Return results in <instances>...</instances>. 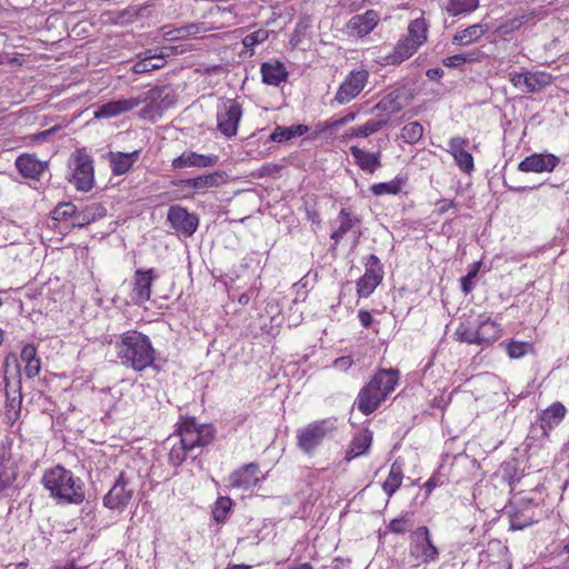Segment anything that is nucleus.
Masks as SVG:
<instances>
[{"mask_svg":"<svg viewBox=\"0 0 569 569\" xmlns=\"http://www.w3.org/2000/svg\"><path fill=\"white\" fill-rule=\"evenodd\" d=\"M159 278L156 269H138L133 276L132 300L136 303H144L151 297V286Z\"/></svg>","mask_w":569,"mask_h":569,"instance_id":"14","label":"nucleus"},{"mask_svg":"<svg viewBox=\"0 0 569 569\" xmlns=\"http://www.w3.org/2000/svg\"><path fill=\"white\" fill-rule=\"evenodd\" d=\"M42 481L51 496L62 503L79 505L84 500L82 481L61 466L47 471Z\"/></svg>","mask_w":569,"mask_h":569,"instance_id":"3","label":"nucleus"},{"mask_svg":"<svg viewBox=\"0 0 569 569\" xmlns=\"http://www.w3.org/2000/svg\"><path fill=\"white\" fill-rule=\"evenodd\" d=\"M523 74H525V71H522V72H517V71L509 72L508 73V80L511 82V84L515 88L520 89L521 91L525 92Z\"/></svg>","mask_w":569,"mask_h":569,"instance_id":"58","label":"nucleus"},{"mask_svg":"<svg viewBox=\"0 0 569 569\" xmlns=\"http://www.w3.org/2000/svg\"><path fill=\"white\" fill-rule=\"evenodd\" d=\"M139 154L140 150H134L127 153L120 151L108 152L107 159L109 160L112 173L114 176L127 173L138 160Z\"/></svg>","mask_w":569,"mask_h":569,"instance_id":"23","label":"nucleus"},{"mask_svg":"<svg viewBox=\"0 0 569 569\" xmlns=\"http://www.w3.org/2000/svg\"><path fill=\"white\" fill-rule=\"evenodd\" d=\"M372 443V432L368 429L357 433L350 443L349 450L347 451L346 459L348 461L365 455Z\"/></svg>","mask_w":569,"mask_h":569,"instance_id":"32","label":"nucleus"},{"mask_svg":"<svg viewBox=\"0 0 569 569\" xmlns=\"http://www.w3.org/2000/svg\"><path fill=\"white\" fill-rule=\"evenodd\" d=\"M370 190L375 196L397 194L401 190V182L399 180H391L389 182L375 183Z\"/></svg>","mask_w":569,"mask_h":569,"instance_id":"50","label":"nucleus"},{"mask_svg":"<svg viewBox=\"0 0 569 569\" xmlns=\"http://www.w3.org/2000/svg\"><path fill=\"white\" fill-rule=\"evenodd\" d=\"M559 163V158L551 153H532L518 164L521 172H551Z\"/></svg>","mask_w":569,"mask_h":569,"instance_id":"15","label":"nucleus"},{"mask_svg":"<svg viewBox=\"0 0 569 569\" xmlns=\"http://www.w3.org/2000/svg\"><path fill=\"white\" fill-rule=\"evenodd\" d=\"M68 181L77 190L88 192L94 183V168L91 156L86 149H77L68 160Z\"/></svg>","mask_w":569,"mask_h":569,"instance_id":"4","label":"nucleus"},{"mask_svg":"<svg viewBox=\"0 0 569 569\" xmlns=\"http://www.w3.org/2000/svg\"><path fill=\"white\" fill-rule=\"evenodd\" d=\"M539 17L536 10L522 11L512 17H507L497 27V32L500 36H508L519 30L522 26L536 20Z\"/></svg>","mask_w":569,"mask_h":569,"instance_id":"25","label":"nucleus"},{"mask_svg":"<svg viewBox=\"0 0 569 569\" xmlns=\"http://www.w3.org/2000/svg\"><path fill=\"white\" fill-rule=\"evenodd\" d=\"M269 38V30L267 29H258L249 34H247L242 39V44L244 48L250 49L251 51L253 48L260 43H263Z\"/></svg>","mask_w":569,"mask_h":569,"instance_id":"52","label":"nucleus"},{"mask_svg":"<svg viewBox=\"0 0 569 569\" xmlns=\"http://www.w3.org/2000/svg\"><path fill=\"white\" fill-rule=\"evenodd\" d=\"M191 452L190 449H187L183 443H181V440L179 439V442L173 445L170 452H169V462L170 465L174 467H179L183 463V461L187 458V455Z\"/></svg>","mask_w":569,"mask_h":569,"instance_id":"53","label":"nucleus"},{"mask_svg":"<svg viewBox=\"0 0 569 569\" xmlns=\"http://www.w3.org/2000/svg\"><path fill=\"white\" fill-rule=\"evenodd\" d=\"M369 80V72L365 69L352 70L339 86L335 100L339 104L349 103L365 89Z\"/></svg>","mask_w":569,"mask_h":569,"instance_id":"9","label":"nucleus"},{"mask_svg":"<svg viewBox=\"0 0 569 569\" xmlns=\"http://www.w3.org/2000/svg\"><path fill=\"white\" fill-rule=\"evenodd\" d=\"M358 318H359L360 323L365 328H368L372 323V316L367 310H360L358 313Z\"/></svg>","mask_w":569,"mask_h":569,"instance_id":"60","label":"nucleus"},{"mask_svg":"<svg viewBox=\"0 0 569 569\" xmlns=\"http://www.w3.org/2000/svg\"><path fill=\"white\" fill-rule=\"evenodd\" d=\"M359 222L360 220L357 216L348 209L342 208L337 218L331 222L332 232L330 237L335 241V247L340 242L345 234L353 230Z\"/></svg>","mask_w":569,"mask_h":569,"instance_id":"20","label":"nucleus"},{"mask_svg":"<svg viewBox=\"0 0 569 569\" xmlns=\"http://www.w3.org/2000/svg\"><path fill=\"white\" fill-rule=\"evenodd\" d=\"M428 24L423 18L415 19L408 27L407 38L419 48L427 40Z\"/></svg>","mask_w":569,"mask_h":569,"instance_id":"42","label":"nucleus"},{"mask_svg":"<svg viewBox=\"0 0 569 569\" xmlns=\"http://www.w3.org/2000/svg\"><path fill=\"white\" fill-rule=\"evenodd\" d=\"M22 397L19 388L7 391V401L4 407V419L7 423L13 425L20 417Z\"/></svg>","mask_w":569,"mask_h":569,"instance_id":"35","label":"nucleus"},{"mask_svg":"<svg viewBox=\"0 0 569 569\" xmlns=\"http://www.w3.org/2000/svg\"><path fill=\"white\" fill-rule=\"evenodd\" d=\"M221 181V176L219 173H209L199 176L196 178H190L183 181L186 187L203 190L208 188L218 187Z\"/></svg>","mask_w":569,"mask_h":569,"instance_id":"43","label":"nucleus"},{"mask_svg":"<svg viewBox=\"0 0 569 569\" xmlns=\"http://www.w3.org/2000/svg\"><path fill=\"white\" fill-rule=\"evenodd\" d=\"M232 501L229 497H220L216 501V507L212 516L217 522H224L229 510L231 509Z\"/></svg>","mask_w":569,"mask_h":569,"instance_id":"51","label":"nucleus"},{"mask_svg":"<svg viewBox=\"0 0 569 569\" xmlns=\"http://www.w3.org/2000/svg\"><path fill=\"white\" fill-rule=\"evenodd\" d=\"M533 522H536V519L532 516H526L525 513L516 512L510 517V529L522 530Z\"/></svg>","mask_w":569,"mask_h":569,"instance_id":"55","label":"nucleus"},{"mask_svg":"<svg viewBox=\"0 0 569 569\" xmlns=\"http://www.w3.org/2000/svg\"><path fill=\"white\" fill-rule=\"evenodd\" d=\"M553 77L546 71H525L523 83L526 93L541 91L552 83Z\"/></svg>","mask_w":569,"mask_h":569,"instance_id":"30","label":"nucleus"},{"mask_svg":"<svg viewBox=\"0 0 569 569\" xmlns=\"http://www.w3.org/2000/svg\"><path fill=\"white\" fill-rule=\"evenodd\" d=\"M388 124V117L387 116H377L375 118L368 119L365 123L356 127L349 128L345 132L346 139H353V138H367L373 133L379 132Z\"/></svg>","mask_w":569,"mask_h":569,"instance_id":"22","label":"nucleus"},{"mask_svg":"<svg viewBox=\"0 0 569 569\" xmlns=\"http://www.w3.org/2000/svg\"><path fill=\"white\" fill-rule=\"evenodd\" d=\"M439 204H440L439 206V213H441V214L447 212L449 208L455 207V202L453 201H447V200L440 201Z\"/></svg>","mask_w":569,"mask_h":569,"instance_id":"62","label":"nucleus"},{"mask_svg":"<svg viewBox=\"0 0 569 569\" xmlns=\"http://www.w3.org/2000/svg\"><path fill=\"white\" fill-rule=\"evenodd\" d=\"M399 379V373L393 369L379 370L367 386H365L357 398L358 409L365 413H372L381 402L390 395Z\"/></svg>","mask_w":569,"mask_h":569,"instance_id":"2","label":"nucleus"},{"mask_svg":"<svg viewBox=\"0 0 569 569\" xmlns=\"http://www.w3.org/2000/svg\"><path fill=\"white\" fill-rule=\"evenodd\" d=\"M356 119V113L351 112L346 114L342 119L338 121L339 124H346L350 121H353Z\"/></svg>","mask_w":569,"mask_h":569,"instance_id":"63","label":"nucleus"},{"mask_svg":"<svg viewBox=\"0 0 569 569\" xmlns=\"http://www.w3.org/2000/svg\"><path fill=\"white\" fill-rule=\"evenodd\" d=\"M506 352L511 359H520L533 352L531 342L511 340L506 345Z\"/></svg>","mask_w":569,"mask_h":569,"instance_id":"47","label":"nucleus"},{"mask_svg":"<svg viewBox=\"0 0 569 569\" xmlns=\"http://www.w3.org/2000/svg\"><path fill=\"white\" fill-rule=\"evenodd\" d=\"M106 214L104 208L99 203H92L87 206L83 210L78 211L76 209L73 228L74 227H84L96 221L97 219L102 218Z\"/></svg>","mask_w":569,"mask_h":569,"instance_id":"34","label":"nucleus"},{"mask_svg":"<svg viewBox=\"0 0 569 569\" xmlns=\"http://www.w3.org/2000/svg\"><path fill=\"white\" fill-rule=\"evenodd\" d=\"M21 361L24 362V375L31 379L39 375L41 369L40 359L33 345H26L21 350Z\"/></svg>","mask_w":569,"mask_h":569,"instance_id":"36","label":"nucleus"},{"mask_svg":"<svg viewBox=\"0 0 569 569\" xmlns=\"http://www.w3.org/2000/svg\"><path fill=\"white\" fill-rule=\"evenodd\" d=\"M402 109V104L399 101V93L392 91L383 97L373 108V110L381 111L379 116H387L388 120L390 116L399 112Z\"/></svg>","mask_w":569,"mask_h":569,"instance_id":"41","label":"nucleus"},{"mask_svg":"<svg viewBox=\"0 0 569 569\" xmlns=\"http://www.w3.org/2000/svg\"><path fill=\"white\" fill-rule=\"evenodd\" d=\"M353 365V360L350 356H343V357H340V358H337L333 363H332V367L339 371H347L351 366Z\"/></svg>","mask_w":569,"mask_h":569,"instance_id":"57","label":"nucleus"},{"mask_svg":"<svg viewBox=\"0 0 569 569\" xmlns=\"http://www.w3.org/2000/svg\"><path fill=\"white\" fill-rule=\"evenodd\" d=\"M478 7L479 0H447L442 8L450 17H465L476 11Z\"/></svg>","mask_w":569,"mask_h":569,"instance_id":"33","label":"nucleus"},{"mask_svg":"<svg viewBox=\"0 0 569 569\" xmlns=\"http://www.w3.org/2000/svg\"><path fill=\"white\" fill-rule=\"evenodd\" d=\"M383 274L375 269L366 270L365 274L357 282V292L359 297H369L382 280Z\"/></svg>","mask_w":569,"mask_h":569,"instance_id":"37","label":"nucleus"},{"mask_svg":"<svg viewBox=\"0 0 569 569\" xmlns=\"http://www.w3.org/2000/svg\"><path fill=\"white\" fill-rule=\"evenodd\" d=\"M413 526L412 516L409 512L400 515L392 519L388 525V530L396 535H403L411 530Z\"/></svg>","mask_w":569,"mask_h":569,"instance_id":"48","label":"nucleus"},{"mask_svg":"<svg viewBox=\"0 0 569 569\" xmlns=\"http://www.w3.org/2000/svg\"><path fill=\"white\" fill-rule=\"evenodd\" d=\"M355 163L365 172L373 174L381 167V151L369 152L357 146L349 148Z\"/></svg>","mask_w":569,"mask_h":569,"instance_id":"19","label":"nucleus"},{"mask_svg":"<svg viewBox=\"0 0 569 569\" xmlns=\"http://www.w3.org/2000/svg\"><path fill=\"white\" fill-rule=\"evenodd\" d=\"M169 53L160 50L159 52L152 53L151 50L144 53V57L137 61L132 70L134 73H146L152 70L161 69L164 66V59Z\"/></svg>","mask_w":569,"mask_h":569,"instance_id":"27","label":"nucleus"},{"mask_svg":"<svg viewBox=\"0 0 569 569\" xmlns=\"http://www.w3.org/2000/svg\"><path fill=\"white\" fill-rule=\"evenodd\" d=\"M489 30L486 23H475L457 32L452 38V43L458 46H469L482 38Z\"/></svg>","mask_w":569,"mask_h":569,"instance_id":"31","label":"nucleus"},{"mask_svg":"<svg viewBox=\"0 0 569 569\" xmlns=\"http://www.w3.org/2000/svg\"><path fill=\"white\" fill-rule=\"evenodd\" d=\"M403 479L402 463L397 459L390 468L389 475L382 483L383 492L390 498L401 486Z\"/></svg>","mask_w":569,"mask_h":569,"instance_id":"38","label":"nucleus"},{"mask_svg":"<svg viewBox=\"0 0 569 569\" xmlns=\"http://www.w3.org/2000/svg\"><path fill=\"white\" fill-rule=\"evenodd\" d=\"M477 57H478L477 52L453 54V56L447 57L443 60V64L446 67H459L466 62L476 61Z\"/></svg>","mask_w":569,"mask_h":569,"instance_id":"54","label":"nucleus"},{"mask_svg":"<svg viewBox=\"0 0 569 569\" xmlns=\"http://www.w3.org/2000/svg\"><path fill=\"white\" fill-rule=\"evenodd\" d=\"M478 323V341L479 346L491 345L501 336L500 325L490 318H480Z\"/></svg>","mask_w":569,"mask_h":569,"instance_id":"28","label":"nucleus"},{"mask_svg":"<svg viewBox=\"0 0 569 569\" xmlns=\"http://www.w3.org/2000/svg\"><path fill=\"white\" fill-rule=\"evenodd\" d=\"M219 160L217 154H201L193 151H186L172 160L174 169L183 168H208L213 167Z\"/></svg>","mask_w":569,"mask_h":569,"instance_id":"18","label":"nucleus"},{"mask_svg":"<svg viewBox=\"0 0 569 569\" xmlns=\"http://www.w3.org/2000/svg\"><path fill=\"white\" fill-rule=\"evenodd\" d=\"M567 413L566 407L561 402H553L540 413V428L547 435L550 430L561 423Z\"/></svg>","mask_w":569,"mask_h":569,"instance_id":"26","label":"nucleus"},{"mask_svg":"<svg viewBox=\"0 0 569 569\" xmlns=\"http://www.w3.org/2000/svg\"><path fill=\"white\" fill-rule=\"evenodd\" d=\"M478 273L477 264L472 266V269L468 271V273L461 278V290L468 295L473 288V279Z\"/></svg>","mask_w":569,"mask_h":569,"instance_id":"56","label":"nucleus"},{"mask_svg":"<svg viewBox=\"0 0 569 569\" xmlns=\"http://www.w3.org/2000/svg\"><path fill=\"white\" fill-rule=\"evenodd\" d=\"M14 164L22 177L30 179H39L48 168V162L40 161L30 153L20 154Z\"/></svg>","mask_w":569,"mask_h":569,"instance_id":"21","label":"nucleus"},{"mask_svg":"<svg viewBox=\"0 0 569 569\" xmlns=\"http://www.w3.org/2000/svg\"><path fill=\"white\" fill-rule=\"evenodd\" d=\"M409 553L418 563L429 565L439 558L431 533L426 526L418 527L410 535Z\"/></svg>","mask_w":569,"mask_h":569,"instance_id":"7","label":"nucleus"},{"mask_svg":"<svg viewBox=\"0 0 569 569\" xmlns=\"http://www.w3.org/2000/svg\"><path fill=\"white\" fill-rule=\"evenodd\" d=\"M365 264H366V270L375 269V271L383 274L382 266L380 263L379 258L376 254H370L367 258Z\"/></svg>","mask_w":569,"mask_h":569,"instance_id":"59","label":"nucleus"},{"mask_svg":"<svg viewBox=\"0 0 569 569\" xmlns=\"http://www.w3.org/2000/svg\"><path fill=\"white\" fill-rule=\"evenodd\" d=\"M289 569H313V567L309 562H303L297 566H292Z\"/></svg>","mask_w":569,"mask_h":569,"instance_id":"64","label":"nucleus"},{"mask_svg":"<svg viewBox=\"0 0 569 569\" xmlns=\"http://www.w3.org/2000/svg\"><path fill=\"white\" fill-rule=\"evenodd\" d=\"M260 71L262 81L269 86H279L288 78L286 67L279 61L262 63Z\"/></svg>","mask_w":569,"mask_h":569,"instance_id":"29","label":"nucleus"},{"mask_svg":"<svg viewBox=\"0 0 569 569\" xmlns=\"http://www.w3.org/2000/svg\"><path fill=\"white\" fill-rule=\"evenodd\" d=\"M162 90L158 87H154L143 94L139 97H130L127 99H118L112 100L106 103H102L97 107L94 110V118L96 119H110L119 117L123 113H127L131 111L132 109L137 108L141 103H149L151 104L157 99L161 97Z\"/></svg>","mask_w":569,"mask_h":569,"instance_id":"5","label":"nucleus"},{"mask_svg":"<svg viewBox=\"0 0 569 569\" xmlns=\"http://www.w3.org/2000/svg\"><path fill=\"white\" fill-rule=\"evenodd\" d=\"M214 433L216 429L211 425L198 423L194 418H184L178 426L181 443L191 451L211 443Z\"/></svg>","mask_w":569,"mask_h":569,"instance_id":"6","label":"nucleus"},{"mask_svg":"<svg viewBox=\"0 0 569 569\" xmlns=\"http://www.w3.org/2000/svg\"><path fill=\"white\" fill-rule=\"evenodd\" d=\"M74 214L76 206L71 202L59 203L51 212V217L54 221L69 222V226L72 228Z\"/></svg>","mask_w":569,"mask_h":569,"instance_id":"45","label":"nucleus"},{"mask_svg":"<svg viewBox=\"0 0 569 569\" xmlns=\"http://www.w3.org/2000/svg\"><path fill=\"white\" fill-rule=\"evenodd\" d=\"M168 221L178 233L184 237H191L199 226L198 216L178 204L169 208Z\"/></svg>","mask_w":569,"mask_h":569,"instance_id":"12","label":"nucleus"},{"mask_svg":"<svg viewBox=\"0 0 569 569\" xmlns=\"http://www.w3.org/2000/svg\"><path fill=\"white\" fill-rule=\"evenodd\" d=\"M417 47L407 38H402L396 44L393 52L390 54L392 63H400L410 58L416 51Z\"/></svg>","mask_w":569,"mask_h":569,"instance_id":"44","label":"nucleus"},{"mask_svg":"<svg viewBox=\"0 0 569 569\" xmlns=\"http://www.w3.org/2000/svg\"><path fill=\"white\" fill-rule=\"evenodd\" d=\"M469 141L466 138L456 136L448 142V152L453 157L458 168L465 173H471L475 169L473 157L466 150Z\"/></svg>","mask_w":569,"mask_h":569,"instance_id":"16","label":"nucleus"},{"mask_svg":"<svg viewBox=\"0 0 569 569\" xmlns=\"http://www.w3.org/2000/svg\"><path fill=\"white\" fill-rule=\"evenodd\" d=\"M259 466L257 463H247L239 469L234 470L229 476V486L233 489L242 491L252 490L264 476H260Z\"/></svg>","mask_w":569,"mask_h":569,"instance_id":"13","label":"nucleus"},{"mask_svg":"<svg viewBox=\"0 0 569 569\" xmlns=\"http://www.w3.org/2000/svg\"><path fill=\"white\" fill-rule=\"evenodd\" d=\"M134 488L123 473L119 476L114 485L103 498V503L109 509H123L132 499Z\"/></svg>","mask_w":569,"mask_h":569,"instance_id":"11","label":"nucleus"},{"mask_svg":"<svg viewBox=\"0 0 569 569\" xmlns=\"http://www.w3.org/2000/svg\"><path fill=\"white\" fill-rule=\"evenodd\" d=\"M455 337L460 342L479 345L477 320L461 322L455 331Z\"/></svg>","mask_w":569,"mask_h":569,"instance_id":"40","label":"nucleus"},{"mask_svg":"<svg viewBox=\"0 0 569 569\" xmlns=\"http://www.w3.org/2000/svg\"><path fill=\"white\" fill-rule=\"evenodd\" d=\"M203 28L200 24H188L180 28L171 29L163 32V38L169 41L184 39L191 36H196Z\"/></svg>","mask_w":569,"mask_h":569,"instance_id":"46","label":"nucleus"},{"mask_svg":"<svg viewBox=\"0 0 569 569\" xmlns=\"http://www.w3.org/2000/svg\"><path fill=\"white\" fill-rule=\"evenodd\" d=\"M114 347L121 365L134 371H142L154 361L156 351L149 337L139 331L122 333Z\"/></svg>","mask_w":569,"mask_h":569,"instance_id":"1","label":"nucleus"},{"mask_svg":"<svg viewBox=\"0 0 569 569\" xmlns=\"http://www.w3.org/2000/svg\"><path fill=\"white\" fill-rule=\"evenodd\" d=\"M379 21V16L375 10H368L363 14L352 17L348 22L350 33L363 37L370 33Z\"/></svg>","mask_w":569,"mask_h":569,"instance_id":"24","label":"nucleus"},{"mask_svg":"<svg viewBox=\"0 0 569 569\" xmlns=\"http://www.w3.org/2000/svg\"><path fill=\"white\" fill-rule=\"evenodd\" d=\"M423 136V127L418 121L409 122L401 129V138L406 143H417Z\"/></svg>","mask_w":569,"mask_h":569,"instance_id":"49","label":"nucleus"},{"mask_svg":"<svg viewBox=\"0 0 569 569\" xmlns=\"http://www.w3.org/2000/svg\"><path fill=\"white\" fill-rule=\"evenodd\" d=\"M241 117V106L233 99L226 100L217 112L218 130L227 138L234 137L238 132Z\"/></svg>","mask_w":569,"mask_h":569,"instance_id":"10","label":"nucleus"},{"mask_svg":"<svg viewBox=\"0 0 569 569\" xmlns=\"http://www.w3.org/2000/svg\"><path fill=\"white\" fill-rule=\"evenodd\" d=\"M485 569H510V563L506 559H499L490 562Z\"/></svg>","mask_w":569,"mask_h":569,"instance_id":"61","label":"nucleus"},{"mask_svg":"<svg viewBox=\"0 0 569 569\" xmlns=\"http://www.w3.org/2000/svg\"><path fill=\"white\" fill-rule=\"evenodd\" d=\"M329 420H318L297 431L298 447L306 453H311L321 445L326 436L332 430Z\"/></svg>","mask_w":569,"mask_h":569,"instance_id":"8","label":"nucleus"},{"mask_svg":"<svg viewBox=\"0 0 569 569\" xmlns=\"http://www.w3.org/2000/svg\"><path fill=\"white\" fill-rule=\"evenodd\" d=\"M17 478L16 465L11 456V447L0 440V491L10 487Z\"/></svg>","mask_w":569,"mask_h":569,"instance_id":"17","label":"nucleus"},{"mask_svg":"<svg viewBox=\"0 0 569 569\" xmlns=\"http://www.w3.org/2000/svg\"><path fill=\"white\" fill-rule=\"evenodd\" d=\"M308 131V127L303 124H296L290 127L277 126L269 136L273 142H287L296 137H300Z\"/></svg>","mask_w":569,"mask_h":569,"instance_id":"39","label":"nucleus"}]
</instances>
